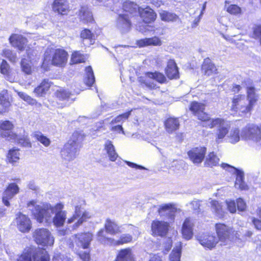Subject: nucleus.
<instances>
[{
  "mask_svg": "<svg viewBox=\"0 0 261 261\" xmlns=\"http://www.w3.org/2000/svg\"><path fill=\"white\" fill-rule=\"evenodd\" d=\"M104 146V149L107 152L109 159L112 162L115 161L118 155L116 152L115 147L112 142L110 140H107Z\"/></svg>",
  "mask_w": 261,
  "mask_h": 261,
  "instance_id": "nucleus-36",
  "label": "nucleus"
},
{
  "mask_svg": "<svg viewBox=\"0 0 261 261\" xmlns=\"http://www.w3.org/2000/svg\"><path fill=\"white\" fill-rule=\"evenodd\" d=\"M86 58L79 51L74 52L71 56V62L73 64H77L85 62Z\"/></svg>",
  "mask_w": 261,
  "mask_h": 261,
  "instance_id": "nucleus-52",
  "label": "nucleus"
},
{
  "mask_svg": "<svg viewBox=\"0 0 261 261\" xmlns=\"http://www.w3.org/2000/svg\"><path fill=\"white\" fill-rule=\"evenodd\" d=\"M33 136L46 147L48 146L50 144V140L40 132H34L33 134Z\"/></svg>",
  "mask_w": 261,
  "mask_h": 261,
  "instance_id": "nucleus-49",
  "label": "nucleus"
},
{
  "mask_svg": "<svg viewBox=\"0 0 261 261\" xmlns=\"http://www.w3.org/2000/svg\"><path fill=\"white\" fill-rule=\"evenodd\" d=\"M115 261H135V254L130 248L119 250Z\"/></svg>",
  "mask_w": 261,
  "mask_h": 261,
  "instance_id": "nucleus-24",
  "label": "nucleus"
},
{
  "mask_svg": "<svg viewBox=\"0 0 261 261\" xmlns=\"http://www.w3.org/2000/svg\"><path fill=\"white\" fill-rule=\"evenodd\" d=\"M201 202L199 200H193L189 204L193 210L197 211L200 209Z\"/></svg>",
  "mask_w": 261,
  "mask_h": 261,
  "instance_id": "nucleus-62",
  "label": "nucleus"
},
{
  "mask_svg": "<svg viewBox=\"0 0 261 261\" xmlns=\"http://www.w3.org/2000/svg\"><path fill=\"white\" fill-rule=\"evenodd\" d=\"M133 240V238L131 235L129 234H122L118 240V245H122L123 244L128 243L131 242Z\"/></svg>",
  "mask_w": 261,
  "mask_h": 261,
  "instance_id": "nucleus-57",
  "label": "nucleus"
},
{
  "mask_svg": "<svg viewBox=\"0 0 261 261\" xmlns=\"http://www.w3.org/2000/svg\"><path fill=\"white\" fill-rule=\"evenodd\" d=\"M147 79L154 80L160 83H163L166 80L164 75L161 73L158 72H147L146 73V79L145 80L144 83L147 86L151 89L155 88L156 85L153 83H150Z\"/></svg>",
  "mask_w": 261,
  "mask_h": 261,
  "instance_id": "nucleus-20",
  "label": "nucleus"
},
{
  "mask_svg": "<svg viewBox=\"0 0 261 261\" xmlns=\"http://www.w3.org/2000/svg\"><path fill=\"white\" fill-rule=\"evenodd\" d=\"M242 137L246 139L252 140L256 143L261 141V125L258 126L254 124L247 125L242 130Z\"/></svg>",
  "mask_w": 261,
  "mask_h": 261,
  "instance_id": "nucleus-7",
  "label": "nucleus"
},
{
  "mask_svg": "<svg viewBox=\"0 0 261 261\" xmlns=\"http://www.w3.org/2000/svg\"><path fill=\"white\" fill-rule=\"evenodd\" d=\"M247 94L248 103L253 107L258 98L255 88L253 87H247Z\"/></svg>",
  "mask_w": 261,
  "mask_h": 261,
  "instance_id": "nucleus-39",
  "label": "nucleus"
},
{
  "mask_svg": "<svg viewBox=\"0 0 261 261\" xmlns=\"http://www.w3.org/2000/svg\"><path fill=\"white\" fill-rule=\"evenodd\" d=\"M34 261H50V258L47 251L37 249Z\"/></svg>",
  "mask_w": 261,
  "mask_h": 261,
  "instance_id": "nucleus-45",
  "label": "nucleus"
},
{
  "mask_svg": "<svg viewBox=\"0 0 261 261\" xmlns=\"http://www.w3.org/2000/svg\"><path fill=\"white\" fill-rule=\"evenodd\" d=\"M84 135L81 132H74L61 151L62 158L68 161L74 159L77 155L80 147V144L84 140Z\"/></svg>",
  "mask_w": 261,
  "mask_h": 261,
  "instance_id": "nucleus-2",
  "label": "nucleus"
},
{
  "mask_svg": "<svg viewBox=\"0 0 261 261\" xmlns=\"http://www.w3.org/2000/svg\"><path fill=\"white\" fill-rule=\"evenodd\" d=\"M86 75L84 79L85 84L88 86H91L95 82V77L91 66L86 68Z\"/></svg>",
  "mask_w": 261,
  "mask_h": 261,
  "instance_id": "nucleus-41",
  "label": "nucleus"
},
{
  "mask_svg": "<svg viewBox=\"0 0 261 261\" xmlns=\"http://www.w3.org/2000/svg\"><path fill=\"white\" fill-rule=\"evenodd\" d=\"M139 14L143 21L147 23L154 21L156 16L153 10L148 7L145 8L140 7Z\"/></svg>",
  "mask_w": 261,
  "mask_h": 261,
  "instance_id": "nucleus-23",
  "label": "nucleus"
},
{
  "mask_svg": "<svg viewBox=\"0 0 261 261\" xmlns=\"http://www.w3.org/2000/svg\"><path fill=\"white\" fill-rule=\"evenodd\" d=\"M162 44L161 39L156 36L152 38H145L137 41V44L140 47L147 46H161Z\"/></svg>",
  "mask_w": 261,
  "mask_h": 261,
  "instance_id": "nucleus-26",
  "label": "nucleus"
},
{
  "mask_svg": "<svg viewBox=\"0 0 261 261\" xmlns=\"http://www.w3.org/2000/svg\"><path fill=\"white\" fill-rule=\"evenodd\" d=\"M2 56L8 59L12 63H15L17 61L16 53L10 49H4L2 53Z\"/></svg>",
  "mask_w": 261,
  "mask_h": 261,
  "instance_id": "nucleus-44",
  "label": "nucleus"
},
{
  "mask_svg": "<svg viewBox=\"0 0 261 261\" xmlns=\"http://www.w3.org/2000/svg\"><path fill=\"white\" fill-rule=\"evenodd\" d=\"M131 111L127 112L124 114L119 115L115 118H114L111 122V124L123 123L125 120L128 119L130 115Z\"/></svg>",
  "mask_w": 261,
  "mask_h": 261,
  "instance_id": "nucleus-54",
  "label": "nucleus"
},
{
  "mask_svg": "<svg viewBox=\"0 0 261 261\" xmlns=\"http://www.w3.org/2000/svg\"><path fill=\"white\" fill-rule=\"evenodd\" d=\"M166 73L167 76L170 79H177L179 77L178 68L174 60H170L168 62Z\"/></svg>",
  "mask_w": 261,
  "mask_h": 261,
  "instance_id": "nucleus-30",
  "label": "nucleus"
},
{
  "mask_svg": "<svg viewBox=\"0 0 261 261\" xmlns=\"http://www.w3.org/2000/svg\"><path fill=\"white\" fill-rule=\"evenodd\" d=\"M105 228L106 231L112 235H115L121 232L120 227L115 221L109 219L106 220Z\"/></svg>",
  "mask_w": 261,
  "mask_h": 261,
  "instance_id": "nucleus-34",
  "label": "nucleus"
},
{
  "mask_svg": "<svg viewBox=\"0 0 261 261\" xmlns=\"http://www.w3.org/2000/svg\"><path fill=\"white\" fill-rule=\"evenodd\" d=\"M166 130L171 133L173 131L178 129L179 126V122L177 118H168L165 123Z\"/></svg>",
  "mask_w": 261,
  "mask_h": 261,
  "instance_id": "nucleus-37",
  "label": "nucleus"
},
{
  "mask_svg": "<svg viewBox=\"0 0 261 261\" xmlns=\"http://www.w3.org/2000/svg\"><path fill=\"white\" fill-rule=\"evenodd\" d=\"M226 204L227 205V208L229 211L231 213H234L236 212V203L234 201L230 200L226 201Z\"/></svg>",
  "mask_w": 261,
  "mask_h": 261,
  "instance_id": "nucleus-59",
  "label": "nucleus"
},
{
  "mask_svg": "<svg viewBox=\"0 0 261 261\" xmlns=\"http://www.w3.org/2000/svg\"><path fill=\"white\" fill-rule=\"evenodd\" d=\"M78 254L83 261H89L90 255L88 252L81 251L78 252Z\"/></svg>",
  "mask_w": 261,
  "mask_h": 261,
  "instance_id": "nucleus-64",
  "label": "nucleus"
},
{
  "mask_svg": "<svg viewBox=\"0 0 261 261\" xmlns=\"http://www.w3.org/2000/svg\"><path fill=\"white\" fill-rule=\"evenodd\" d=\"M68 59V54L61 48H47L44 54L43 64L50 62L51 64L58 67L64 66Z\"/></svg>",
  "mask_w": 261,
  "mask_h": 261,
  "instance_id": "nucleus-3",
  "label": "nucleus"
},
{
  "mask_svg": "<svg viewBox=\"0 0 261 261\" xmlns=\"http://www.w3.org/2000/svg\"><path fill=\"white\" fill-rule=\"evenodd\" d=\"M227 139L231 143L234 144L239 141L240 139V130L238 128H233L227 136Z\"/></svg>",
  "mask_w": 261,
  "mask_h": 261,
  "instance_id": "nucleus-42",
  "label": "nucleus"
},
{
  "mask_svg": "<svg viewBox=\"0 0 261 261\" xmlns=\"http://www.w3.org/2000/svg\"><path fill=\"white\" fill-rule=\"evenodd\" d=\"M237 206L239 211H244L246 208V204L245 201L242 198H239L237 200Z\"/></svg>",
  "mask_w": 261,
  "mask_h": 261,
  "instance_id": "nucleus-60",
  "label": "nucleus"
},
{
  "mask_svg": "<svg viewBox=\"0 0 261 261\" xmlns=\"http://www.w3.org/2000/svg\"><path fill=\"white\" fill-rule=\"evenodd\" d=\"M81 37L84 40H89L90 44H93L94 42L95 36L88 29H84L81 32Z\"/></svg>",
  "mask_w": 261,
  "mask_h": 261,
  "instance_id": "nucleus-51",
  "label": "nucleus"
},
{
  "mask_svg": "<svg viewBox=\"0 0 261 261\" xmlns=\"http://www.w3.org/2000/svg\"><path fill=\"white\" fill-rule=\"evenodd\" d=\"M197 240L204 248L210 250L215 248L218 243V239L210 233H202L197 236Z\"/></svg>",
  "mask_w": 261,
  "mask_h": 261,
  "instance_id": "nucleus-11",
  "label": "nucleus"
},
{
  "mask_svg": "<svg viewBox=\"0 0 261 261\" xmlns=\"http://www.w3.org/2000/svg\"><path fill=\"white\" fill-rule=\"evenodd\" d=\"M211 210L212 212L218 218H222L224 214V209L222 203L215 200L210 199Z\"/></svg>",
  "mask_w": 261,
  "mask_h": 261,
  "instance_id": "nucleus-32",
  "label": "nucleus"
},
{
  "mask_svg": "<svg viewBox=\"0 0 261 261\" xmlns=\"http://www.w3.org/2000/svg\"><path fill=\"white\" fill-rule=\"evenodd\" d=\"M116 26L122 33L127 32L130 30L131 23L127 14L119 15L117 20Z\"/></svg>",
  "mask_w": 261,
  "mask_h": 261,
  "instance_id": "nucleus-22",
  "label": "nucleus"
},
{
  "mask_svg": "<svg viewBox=\"0 0 261 261\" xmlns=\"http://www.w3.org/2000/svg\"><path fill=\"white\" fill-rule=\"evenodd\" d=\"M251 221L254 227L258 230L261 231V220L255 217L251 218Z\"/></svg>",
  "mask_w": 261,
  "mask_h": 261,
  "instance_id": "nucleus-61",
  "label": "nucleus"
},
{
  "mask_svg": "<svg viewBox=\"0 0 261 261\" xmlns=\"http://www.w3.org/2000/svg\"><path fill=\"white\" fill-rule=\"evenodd\" d=\"M69 7L66 0H55L53 5V9L55 12L62 15L66 14Z\"/></svg>",
  "mask_w": 261,
  "mask_h": 261,
  "instance_id": "nucleus-29",
  "label": "nucleus"
},
{
  "mask_svg": "<svg viewBox=\"0 0 261 261\" xmlns=\"http://www.w3.org/2000/svg\"><path fill=\"white\" fill-rule=\"evenodd\" d=\"M203 126L211 128L217 127L215 141L217 143L223 142L226 135L228 134L230 128L229 122L220 118L210 119L205 124H203Z\"/></svg>",
  "mask_w": 261,
  "mask_h": 261,
  "instance_id": "nucleus-4",
  "label": "nucleus"
},
{
  "mask_svg": "<svg viewBox=\"0 0 261 261\" xmlns=\"http://www.w3.org/2000/svg\"><path fill=\"white\" fill-rule=\"evenodd\" d=\"M33 237L37 244L43 246H52L54 238L51 232L46 228H39L34 232Z\"/></svg>",
  "mask_w": 261,
  "mask_h": 261,
  "instance_id": "nucleus-6",
  "label": "nucleus"
},
{
  "mask_svg": "<svg viewBox=\"0 0 261 261\" xmlns=\"http://www.w3.org/2000/svg\"><path fill=\"white\" fill-rule=\"evenodd\" d=\"M20 153L19 149L15 148L10 149L7 155V159L10 163L13 164L19 160Z\"/></svg>",
  "mask_w": 261,
  "mask_h": 261,
  "instance_id": "nucleus-46",
  "label": "nucleus"
},
{
  "mask_svg": "<svg viewBox=\"0 0 261 261\" xmlns=\"http://www.w3.org/2000/svg\"><path fill=\"white\" fill-rule=\"evenodd\" d=\"M221 166L223 168L226 169L236 175V179L234 184V186L236 188L242 190H245L248 189V186L244 181V174L242 171L232 167L227 164H222Z\"/></svg>",
  "mask_w": 261,
  "mask_h": 261,
  "instance_id": "nucleus-10",
  "label": "nucleus"
},
{
  "mask_svg": "<svg viewBox=\"0 0 261 261\" xmlns=\"http://www.w3.org/2000/svg\"><path fill=\"white\" fill-rule=\"evenodd\" d=\"M9 42L11 45L18 48L20 50L24 49L26 46L27 40L22 35L14 34L9 37Z\"/></svg>",
  "mask_w": 261,
  "mask_h": 261,
  "instance_id": "nucleus-21",
  "label": "nucleus"
},
{
  "mask_svg": "<svg viewBox=\"0 0 261 261\" xmlns=\"http://www.w3.org/2000/svg\"><path fill=\"white\" fill-rule=\"evenodd\" d=\"M181 254V246H176L172 250L171 254L170 255V261H180Z\"/></svg>",
  "mask_w": 261,
  "mask_h": 261,
  "instance_id": "nucleus-53",
  "label": "nucleus"
},
{
  "mask_svg": "<svg viewBox=\"0 0 261 261\" xmlns=\"http://www.w3.org/2000/svg\"><path fill=\"white\" fill-rule=\"evenodd\" d=\"M205 105L202 103L194 101L191 103L190 110L197 117L198 119L204 122L205 124L211 119L205 112Z\"/></svg>",
  "mask_w": 261,
  "mask_h": 261,
  "instance_id": "nucleus-13",
  "label": "nucleus"
},
{
  "mask_svg": "<svg viewBox=\"0 0 261 261\" xmlns=\"http://www.w3.org/2000/svg\"><path fill=\"white\" fill-rule=\"evenodd\" d=\"M104 230L101 229L98 231L97 234V240L101 243L110 245L117 246L118 245V240H116L113 238L106 237L104 236Z\"/></svg>",
  "mask_w": 261,
  "mask_h": 261,
  "instance_id": "nucleus-31",
  "label": "nucleus"
},
{
  "mask_svg": "<svg viewBox=\"0 0 261 261\" xmlns=\"http://www.w3.org/2000/svg\"><path fill=\"white\" fill-rule=\"evenodd\" d=\"M16 223L18 229L22 232H28L32 228L30 218L20 213L16 215Z\"/></svg>",
  "mask_w": 261,
  "mask_h": 261,
  "instance_id": "nucleus-14",
  "label": "nucleus"
},
{
  "mask_svg": "<svg viewBox=\"0 0 261 261\" xmlns=\"http://www.w3.org/2000/svg\"><path fill=\"white\" fill-rule=\"evenodd\" d=\"M1 72L6 75V79L12 82L14 79L10 77V67L8 63L5 60H3L0 66Z\"/></svg>",
  "mask_w": 261,
  "mask_h": 261,
  "instance_id": "nucleus-48",
  "label": "nucleus"
},
{
  "mask_svg": "<svg viewBox=\"0 0 261 261\" xmlns=\"http://www.w3.org/2000/svg\"><path fill=\"white\" fill-rule=\"evenodd\" d=\"M19 191V188L16 184H9L3 193V202L4 204L7 206H9V200L12 199L14 195L18 193Z\"/></svg>",
  "mask_w": 261,
  "mask_h": 261,
  "instance_id": "nucleus-19",
  "label": "nucleus"
},
{
  "mask_svg": "<svg viewBox=\"0 0 261 261\" xmlns=\"http://www.w3.org/2000/svg\"><path fill=\"white\" fill-rule=\"evenodd\" d=\"M0 105L3 107L2 109H0V114L6 112L11 105L6 91H3L0 93Z\"/></svg>",
  "mask_w": 261,
  "mask_h": 261,
  "instance_id": "nucleus-38",
  "label": "nucleus"
},
{
  "mask_svg": "<svg viewBox=\"0 0 261 261\" xmlns=\"http://www.w3.org/2000/svg\"><path fill=\"white\" fill-rule=\"evenodd\" d=\"M215 227L218 242H220L221 245H225L230 240V236L234 231L224 224H216Z\"/></svg>",
  "mask_w": 261,
  "mask_h": 261,
  "instance_id": "nucleus-9",
  "label": "nucleus"
},
{
  "mask_svg": "<svg viewBox=\"0 0 261 261\" xmlns=\"http://www.w3.org/2000/svg\"><path fill=\"white\" fill-rule=\"evenodd\" d=\"M91 214L88 211H83L81 206H75L74 214L70 218L68 219L67 223L70 224L74 223L72 226L73 229H77L82 223L91 217Z\"/></svg>",
  "mask_w": 261,
  "mask_h": 261,
  "instance_id": "nucleus-5",
  "label": "nucleus"
},
{
  "mask_svg": "<svg viewBox=\"0 0 261 261\" xmlns=\"http://www.w3.org/2000/svg\"><path fill=\"white\" fill-rule=\"evenodd\" d=\"M13 127V124L9 121H0V135L3 138L11 141L15 139L16 134L13 133L11 130Z\"/></svg>",
  "mask_w": 261,
  "mask_h": 261,
  "instance_id": "nucleus-16",
  "label": "nucleus"
},
{
  "mask_svg": "<svg viewBox=\"0 0 261 261\" xmlns=\"http://www.w3.org/2000/svg\"><path fill=\"white\" fill-rule=\"evenodd\" d=\"M79 16L80 20L85 23L92 22L93 21V15L86 6H82L79 10Z\"/></svg>",
  "mask_w": 261,
  "mask_h": 261,
  "instance_id": "nucleus-28",
  "label": "nucleus"
},
{
  "mask_svg": "<svg viewBox=\"0 0 261 261\" xmlns=\"http://www.w3.org/2000/svg\"><path fill=\"white\" fill-rule=\"evenodd\" d=\"M252 108L253 107L248 103V101H247L244 96L240 95L234 96L231 106L233 111L245 114L250 112Z\"/></svg>",
  "mask_w": 261,
  "mask_h": 261,
  "instance_id": "nucleus-8",
  "label": "nucleus"
},
{
  "mask_svg": "<svg viewBox=\"0 0 261 261\" xmlns=\"http://www.w3.org/2000/svg\"><path fill=\"white\" fill-rule=\"evenodd\" d=\"M253 32L255 37L259 39L261 44V25L256 26L254 28Z\"/></svg>",
  "mask_w": 261,
  "mask_h": 261,
  "instance_id": "nucleus-63",
  "label": "nucleus"
},
{
  "mask_svg": "<svg viewBox=\"0 0 261 261\" xmlns=\"http://www.w3.org/2000/svg\"><path fill=\"white\" fill-rule=\"evenodd\" d=\"M11 141H16L18 144H20L23 147H31L32 146V144L28 138V135L25 134L19 137L16 135V139L12 140Z\"/></svg>",
  "mask_w": 261,
  "mask_h": 261,
  "instance_id": "nucleus-50",
  "label": "nucleus"
},
{
  "mask_svg": "<svg viewBox=\"0 0 261 261\" xmlns=\"http://www.w3.org/2000/svg\"><path fill=\"white\" fill-rule=\"evenodd\" d=\"M27 207L39 223L53 222L55 226L60 227L64 225L66 219L67 212L63 211L64 205L62 203L54 206L49 203L40 205L37 200H32L27 203Z\"/></svg>",
  "mask_w": 261,
  "mask_h": 261,
  "instance_id": "nucleus-1",
  "label": "nucleus"
},
{
  "mask_svg": "<svg viewBox=\"0 0 261 261\" xmlns=\"http://www.w3.org/2000/svg\"><path fill=\"white\" fill-rule=\"evenodd\" d=\"M77 247L83 249L88 248L93 238V234L90 232L79 233L72 237Z\"/></svg>",
  "mask_w": 261,
  "mask_h": 261,
  "instance_id": "nucleus-15",
  "label": "nucleus"
},
{
  "mask_svg": "<svg viewBox=\"0 0 261 261\" xmlns=\"http://www.w3.org/2000/svg\"><path fill=\"white\" fill-rule=\"evenodd\" d=\"M219 158L214 153H210L205 158L204 165L206 167H212L219 164Z\"/></svg>",
  "mask_w": 261,
  "mask_h": 261,
  "instance_id": "nucleus-40",
  "label": "nucleus"
},
{
  "mask_svg": "<svg viewBox=\"0 0 261 261\" xmlns=\"http://www.w3.org/2000/svg\"><path fill=\"white\" fill-rule=\"evenodd\" d=\"M194 226L193 220L190 218H187L182 225V234L183 237L186 240L192 238L193 233V227Z\"/></svg>",
  "mask_w": 261,
  "mask_h": 261,
  "instance_id": "nucleus-25",
  "label": "nucleus"
},
{
  "mask_svg": "<svg viewBox=\"0 0 261 261\" xmlns=\"http://www.w3.org/2000/svg\"><path fill=\"white\" fill-rule=\"evenodd\" d=\"M227 11L230 14L237 15L241 13V9L236 5H231L227 8Z\"/></svg>",
  "mask_w": 261,
  "mask_h": 261,
  "instance_id": "nucleus-58",
  "label": "nucleus"
},
{
  "mask_svg": "<svg viewBox=\"0 0 261 261\" xmlns=\"http://www.w3.org/2000/svg\"><path fill=\"white\" fill-rule=\"evenodd\" d=\"M168 222L162 221H154L151 224V231L153 236H164L168 230Z\"/></svg>",
  "mask_w": 261,
  "mask_h": 261,
  "instance_id": "nucleus-17",
  "label": "nucleus"
},
{
  "mask_svg": "<svg viewBox=\"0 0 261 261\" xmlns=\"http://www.w3.org/2000/svg\"><path fill=\"white\" fill-rule=\"evenodd\" d=\"M21 67L23 72L27 74H30L32 72V64L31 60L28 58H23L21 61Z\"/></svg>",
  "mask_w": 261,
  "mask_h": 261,
  "instance_id": "nucleus-47",
  "label": "nucleus"
},
{
  "mask_svg": "<svg viewBox=\"0 0 261 261\" xmlns=\"http://www.w3.org/2000/svg\"><path fill=\"white\" fill-rule=\"evenodd\" d=\"M18 95L21 99H22L23 100H24V101H25L30 105H33L36 104V101L35 99L32 98L31 96L27 95L26 93L24 92H18Z\"/></svg>",
  "mask_w": 261,
  "mask_h": 261,
  "instance_id": "nucleus-55",
  "label": "nucleus"
},
{
  "mask_svg": "<svg viewBox=\"0 0 261 261\" xmlns=\"http://www.w3.org/2000/svg\"><path fill=\"white\" fill-rule=\"evenodd\" d=\"M160 16L161 19L164 21H175L178 18V16L175 14L164 10L161 11Z\"/></svg>",
  "mask_w": 261,
  "mask_h": 261,
  "instance_id": "nucleus-43",
  "label": "nucleus"
},
{
  "mask_svg": "<svg viewBox=\"0 0 261 261\" xmlns=\"http://www.w3.org/2000/svg\"><path fill=\"white\" fill-rule=\"evenodd\" d=\"M205 147H196L192 148L188 152L190 160L195 165H199L203 161L206 153Z\"/></svg>",
  "mask_w": 261,
  "mask_h": 261,
  "instance_id": "nucleus-12",
  "label": "nucleus"
},
{
  "mask_svg": "<svg viewBox=\"0 0 261 261\" xmlns=\"http://www.w3.org/2000/svg\"><path fill=\"white\" fill-rule=\"evenodd\" d=\"M56 95L59 99L65 100L69 97L70 93L66 90L61 89L57 91Z\"/></svg>",
  "mask_w": 261,
  "mask_h": 261,
  "instance_id": "nucleus-56",
  "label": "nucleus"
},
{
  "mask_svg": "<svg viewBox=\"0 0 261 261\" xmlns=\"http://www.w3.org/2000/svg\"><path fill=\"white\" fill-rule=\"evenodd\" d=\"M37 249L29 248L25 249L22 253L16 259V261H32L34 260Z\"/></svg>",
  "mask_w": 261,
  "mask_h": 261,
  "instance_id": "nucleus-35",
  "label": "nucleus"
},
{
  "mask_svg": "<svg viewBox=\"0 0 261 261\" xmlns=\"http://www.w3.org/2000/svg\"><path fill=\"white\" fill-rule=\"evenodd\" d=\"M177 211L174 205L171 203L164 204L160 206L158 212L161 216L167 217L169 221H173L175 214Z\"/></svg>",
  "mask_w": 261,
  "mask_h": 261,
  "instance_id": "nucleus-18",
  "label": "nucleus"
},
{
  "mask_svg": "<svg viewBox=\"0 0 261 261\" xmlns=\"http://www.w3.org/2000/svg\"><path fill=\"white\" fill-rule=\"evenodd\" d=\"M140 7L138 6L136 3L130 1H126L123 3V9L125 12L124 14L128 13L133 16H135L139 13V11Z\"/></svg>",
  "mask_w": 261,
  "mask_h": 261,
  "instance_id": "nucleus-33",
  "label": "nucleus"
},
{
  "mask_svg": "<svg viewBox=\"0 0 261 261\" xmlns=\"http://www.w3.org/2000/svg\"><path fill=\"white\" fill-rule=\"evenodd\" d=\"M217 69L215 64L209 58L204 60L202 65V72L207 76L217 73Z\"/></svg>",
  "mask_w": 261,
  "mask_h": 261,
  "instance_id": "nucleus-27",
  "label": "nucleus"
}]
</instances>
